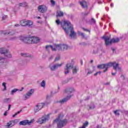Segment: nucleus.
I'll return each mask as SVG.
<instances>
[{
	"label": "nucleus",
	"mask_w": 128,
	"mask_h": 128,
	"mask_svg": "<svg viewBox=\"0 0 128 128\" xmlns=\"http://www.w3.org/2000/svg\"><path fill=\"white\" fill-rule=\"evenodd\" d=\"M61 26L66 34H69V32H70V37L71 38H76V33L74 30V26L72 25L70 21L64 20L63 23L61 22Z\"/></svg>",
	"instance_id": "nucleus-1"
},
{
	"label": "nucleus",
	"mask_w": 128,
	"mask_h": 128,
	"mask_svg": "<svg viewBox=\"0 0 128 128\" xmlns=\"http://www.w3.org/2000/svg\"><path fill=\"white\" fill-rule=\"evenodd\" d=\"M74 60H72L70 62H68L66 64V68H64V74H67L70 72V70L71 68L72 69V73L75 74H77L79 70L78 68L75 66H74Z\"/></svg>",
	"instance_id": "nucleus-2"
},
{
	"label": "nucleus",
	"mask_w": 128,
	"mask_h": 128,
	"mask_svg": "<svg viewBox=\"0 0 128 128\" xmlns=\"http://www.w3.org/2000/svg\"><path fill=\"white\" fill-rule=\"evenodd\" d=\"M119 64H116V62H108V64H98V68H104V72H106L107 70H108V68H110V66H113V68L114 70H121L120 68H119L118 66Z\"/></svg>",
	"instance_id": "nucleus-3"
},
{
	"label": "nucleus",
	"mask_w": 128,
	"mask_h": 128,
	"mask_svg": "<svg viewBox=\"0 0 128 128\" xmlns=\"http://www.w3.org/2000/svg\"><path fill=\"white\" fill-rule=\"evenodd\" d=\"M54 123L56 122V123L57 124V126L58 128H62V127H64V126L65 125H66V124H67L68 121L67 119L62 120L61 115H59L58 118H56V119H55V120H54Z\"/></svg>",
	"instance_id": "nucleus-4"
},
{
	"label": "nucleus",
	"mask_w": 128,
	"mask_h": 128,
	"mask_svg": "<svg viewBox=\"0 0 128 128\" xmlns=\"http://www.w3.org/2000/svg\"><path fill=\"white\" fill-rule=\"evenodd\" d=\"M102 38L104 39L105 44L106 46L110 45L112 43H118V42H120V40L119 38H113L110 40V38L108 37V36H104Z\"/></svg>",
	"instance_id": "nucleus-5"
},
{
	"label": "nucleus",
	"mask_w": 128,
	"mask_h": 128,
	"mask_svg": "<svg viewBox=\"0 0 128 128\" xmlns=\"http://www.w3.org/2000/svg\"><path fill=\"white\" fill-rule=\"evenodd\" d=\"M20 40H22V42H24L26 44H32V33L31 32L30 34V32H28V35L26 37L21 36Z\"/></svg>",
	"instance_id": "nucleus-6"
},
{
	"label": "nucleus",
	"mask_w": 128,
	"mask_h": 128,
	"mask_svg": "<svg viewBox=\"0 0 128 128\" xmlns=\"http://www.w3.org/2000/svg\"><path fill=\"white\" fill-rule=\"evenodd\" d=\"M50 118V114H47L46 115H44L40 118L38 119V122L40 124H43L48 121Z\"/></svg>",
	"instance_id": "nucleus-7"
},
{
	"label": "nucleus",
	"mask_w": 128,
	"mask_h": 128,
	"mask_svg": "<svg viewBox=\"0 0 128 128\" xmlns=\"http://www.w3.org/2000/svg\"><path fill=\"white\" fill-rule=\"evenodd\" d=\"M0 54H4L7 58H12V54L8 50L4 48H0Z\"/></svg>",
	"instance_id": "nucleus-8"
},
{
	"label": "nucleus",
	"mask_w": 128,
	"mask_h": 128,
	"mask_svg": "<svg viewBox=\"0 0 128 128\" xmlns=\"http://www.w3.org/2000/svg\"><path fill=\"white\" fill-rule=\"evenodd\" d=\"M46 103H38L34 107V112H38L39 110L42 109V108L44 106Z\"/></svg>",
	"instance_id": "nucleus-9"
},
{
	"label": "nucleus",
	"mask_w": 128,
	"mask_h": 128,
	"mask_svg": "<svg viewBox=\"0 0 128 128\" xmlns=\"http://www.w3.org/2000/svg\"><path fill=\"white\" fill-rule=\"evenodd\" d=\"M62 64H50L49 66V68L50 70H56L58 68L62 66Z\"/></svg>",
	"instance_id": "nucleus-10"
},
{
	"label": "nucleus",
	"mask_w": 128,
	"mask_h": 128,
	"mask_svg": "<svg viewBox=\"0 0 128 128\" xmlns=\"http://www.w3.org/2000/svg\"><path fill=\"white\" fill-rule=\"evenodd\" d=\"M18 120L16 119L14 120L9 122L8 123L6 124V128H12V126H14L16 124H18Z\"/></svg>",
	"instance_id": "nucleus-11"
},
{
	"label": "nucleus",
	"mask_w": 128,
	"mask_h": 128,
	"mask_svg": "<svg viewBox=\"0 0 128 128\" xmlns=\"http://www.w3.org/2000/svg\"><path fill=\"white\" fill-rule=\"evenodd\" d=\"M68 45H66V44L56 45V48L59 50H68Z\"/></svg>",
	"instance_id": "nucleus-12"
},
{
	"label": "nucleus",
	"mask_w": 128,
	"mask_h": 128,
	"mask_svg": "<svg viewBox=\"0 0 128 128\" xmlns=\"http://www.w3.org/2000/svg\"><path fill=\"white\" fill-rule=\"evenodd\" d=\"M32 89H30L29 92H27V93L23 96V98L24 100H28L32 96Z\"/></svg>",
	"instance_id": "nucleus-13"
},
{
	"label": "nucleus",
	"mask_w": 128,
	"mask_h": 128,
	"mask_svg": "<svg viewBox=\"0 0 128 128\" xmlns=\"http://www.w3.org/2000/svg\"><path fill=\"white\" fill-rule=\"evenodd\" d=\"M32 122V120H24L19 122L20 126H30Z\"/></svg>",
	"instance_id": "nucleus-14"
},
{
	"label": "nucleus",
	"mask_w": 128,
	"mask_h": 128,
	"mask_svg": "<svg viewBox=\"0 0 128 128\" xmlns=\"http://www.w3.org/2000/svg\"><path fill=\"white\" fill-rule=\"evenodd\" d=\"M38 10L42 13H44L45 12H46L48 8L46 5H40L38 7Z\"/></svg>",
	"instance_id": "nucleus-15"
},
{
	"label": "nucleus",
	"mask_w": 128,
	"mask_h": 128,
	"mask_svg": "<svg viewBox=\"0 0 128 128\" xmlns=\"http://www.w3.org/2000/svg\"><path fill=\"white\" fill-rule=\"evenodd\" d=\"M80 4L82 8H88V4L86 1H80Z\"/></svg>",
	"instance_id": "nucleus-16"
},
{
	"label": "nucleus",
	"mask_w": 128,
	"mask_h": 128,
	"mask_svg": "<svg viewBox=\"0 0 128 128\" xmlns=\"http://www.w3.org/2000/svg\"><path fill=\"white\" fill-rule=\"evenodd\" d=\"M75 91L74 88H68L67 90H66L65 92H66V94H72V92H74Z\"/></svg>",
	"instance_id": "nucleus-17"
},
{
	"label": "nucleus",
	"mask_w": 128,
	"mask_h": 128,
	"mask_svg": "<svg viewBox=\"0 0 128 128\" xmlns=\"http://www.w3.org/2000/svg\"><path fill=\"white\" fill-rule=\"evenodd\" d=\"M71 96H67L65 98H63V100H62L60 102H61V104H64V102H68V100H70V98Z\"/></svg>",
	"instance_id": "nucleus-18"
},
{
	"label": "nucleus",
	"mask_w": 128,
	"mask_h": 128,
	"mask_svg": "<svg viewBox=\"0 0 128 128\" xmlns=\"http://www.w3.org/2000/svg\"><path fill=\"white\" fill-rule=\"evenodd\" d=\"M27 20H24L20 21V26H26V22Z\"/></svg>",
	"instance_id": "nucleus-19"
},
{
	"label": "nucleus",
	"mask_w": 128,
	"mask_h": 128,
	"mask_svg": "<svg viewBox=\"0 0 128 128\" xmlns=\"http://www.w3.org/2000/svg\"><path fill=\"white\" fill-rule=\"evenodd\" d=\"M64 16V12L62 11L58 10L56 12V17H62Z\"/></svg>",
	"instance_id": "nucleus-20"
},
{
	"label": "nucleus",
	"mask_w": 128,
	"mask_h": 128,
	"mask_svg": "<svg viewBox=\"0 0 128 128\" xmlns=\"http://www.w3.org/2000/svg\"><path fill=\"white\" fill-rule=\"evenodd\" d=\"M46 48L48 50H50V48H51L52 50H56V48H54L53 46H52L51 45H47L46 46Z\"/></svg>",
	"instance_id": "nucleus-21"
},
{
	"label": "nucleus",
	"mask_w": 128,
	"mask_h": 128,
	"mask_svg": "<svg viewBox=\"0 0 128 128\" xmlns=\"http://www.w3.org/2000/svg\"><path fill=\"white\" fill-rule=\"evenodd\" d=\"M40 42V39L38 37H35L33 36V43L36 44Z\"/></svg>",
	"instance_id": "nucleus-22"
},
{
	"label": "nucleus",
	"mask_w": 128,
	"mask_h": 128,
	"mask_svg": "<svg viewBox=\"0 0 128 128\" xmlns=\"http://www.w3.org/2000/svg\"><path fill=\"white\" fill-rule=\"evenodd\" d=\"M21 56L24 57L26 56L27 58H31L32 56V54L28 53H21Z\"/></svg>",
	"instance_id": "nucleus-23"
},
{
	"label": "nucleus",
	"mask_w": 128,
	"mask_h": 128,
	"mask_svg": "<svg viewBox=\"0 0 128 128\" xmlns=\"http://www.w3.org/2000/svg\"><path fill=\"white\" fill-rule=\"evenodd\" d=\"M26 26H28L29 28L32 26V20H26Z\"/></svg>",
	"instance_id": "nucleus-24"
},
{
	"label": "nucleus",
	"mask_w": 128,
	"mask_h": 128,
	"mask_svg": "<svg viewBox=\"0 0 128 128\" xmlns=\"http://www.w3.org/2000/svg\"><path fill=\"white\" fill-rule=\"evenodd\" d=\"M46 80H42V82H40V86L44 88H46Z\"/></svg>",
	"instance_id": "nucleus-25"
},
{
	"label": "nucleus",
	"mask_w": 128,
	"mask_h": 128,
	"mask_svg": "<svg viewBox=\"0 0 128 128\" xmlns=\"http://www.w3.org/2000/svg\"><path fill=\"white\" fill-rule=\"evenodd\" d=\"M2 34H10V36H12L14 34L12 32H8V30L3 31Z\"/></svg>",
	"instance_id": "nucleus-26"
},
{
	"label": "nucleus",
	"mask_w": 128,
	"mask_h": 128,
	"mask_svg": "<svg viewBox=\"0 0 128 128\" xmlns=\"http://www.w3.org/2000/svg\"><path fill=\"white\" fill-rule=\"evenodd\" d=\"M16 92H18V89L14 88V89L12 90L10 94H12V96H14V94H16Z\"/></svg>",
	"instance_id": "nucleus-27"
},
{
	"label": "nucleus",
	"mask_w": 128,
	"mask_h": 128,
	"mask_svg": "<svg viewBox=\"0 0 128 128\" xmlns=\"http://www.w3.org/2000/svg\"><path fill=\"white\" fill-rule=\"evenodd\" d=\"M20 6H28V3L26 2H23L19 4Z\"/></svg>",
	"instance_id": "nucleus-28"
},
{
	"label": "nucleus",
	"mask_w": 128,
	"mask_h": 128,
	"mask_svg": "<svg viewBox=\"0 0 128 128\" xmlns=\"http://www.w3.org/2000/svg\"><path fill=\"white\" fill-rule=\"evenodd\" d=\"M4 102H5V104H8L9 102H10V98H6L4 100Z\"/></svg>",
	"instance_id": "nucleus-29"
},
{
	"label": "nucleus",
	"mask_w": 128,
	"mask_h": 128,
	"mask_svg": "<svg viewBox=\"0 0 128 128\" xmlns=\"http://www.w3.org/2000/svg\"><path fill=\"white\" fill-rule=\"evenodd\" d=\"M78 34L80 36H81L83 38H84L85 36H84V33H82V32H81L80 31H78Z\"/></svg>",
	"instance_id": "nucleus-30"
},
{
	"label": "nucleus",
	"mask_w": 128,
	"mask_h": 128,
	"mask_svg": "<svg viewBox=\"0 0 128 128\" xmlns=\"http://www.w3.org/2000/svg\"><path fill=\"white\" fill-rule=\"evenodd\" d=\"M21 112H22V110L20 111H18L17 112H16L12 116V117L14 118V117L16 116H18V114H20Z\"/></svg>",
	"instance_id": "nucleus-31"
},
{
	"label": "nucleus",
	"mask_w": 128,
	"mask_h": 128,
	"mask_svg": "<svg viewBox=\"0 0 128 128\" xmlns=\"http://www.w3.org/2000/svg\"><path fill=\"white\" fill-rule=\"evenodd\" d=\"M6 59L2 56L0 57V62H4Z\"/></svg>",
	"instance_id": "nucleus-32"
},
{
	"label": "nucleus",
	"mask_w": 128,
	"mask_h": 128,
	"mask_svg": "<svg viewBox=\"0 0 128 128\" xmlns=\"http://www.w3.org/2000/svg\"><path fill=\"white\" fill-rule=\"evenodd\" d=\"M6 82H3L2 84V86L4 88V90H6Z\"/></svg>",
	"instance_id": "nucleus-33"
},
{
	"label": "nucleus",
	"mask_w": 128,
	"mask_h": 128,
	"mask_svg": "<svg viewBox=\"0 0 128 128\" xmlns=\"http://www.w3.org/2000/svg\"><path fill=\"white\" fill-rule=\"evenodd\" d=\"M88 125V121H86L84 123V127H86Z\"/></svg>",
	"instance_id": "nucleus-34"
},
{
	"label": "nucleus",
	"mask_w": 128,
	"mask_h": 128,
	"mask_svg": "<svg viewBox=\"0 0 128 128\" xmlns=\"http://www.w3.org/2000/svg\"><path fill=\"white\" fill-rule=\"evenodd\" d=\"M56 22L57 25H59L61 23L60 19H58L57 20H56Z\"/></svg>",
	"instance_id": "nucleus-35"
},
{
	"label": "nucleus",
	"mask_w": 128,
	"mask_h": 128,
	"mask_svg": "<svg viewBox=\"0 0 128 128\" xmlns=\"http://www.w3.org/2000/svg\"><path fill=\"white\" fill-rule=\"evenodd\" d=\"M93 72V70H88V72H87V74H90Z\"/></svg>",
	"instance_id": "nucleus-36"
},
{
	"label": "nucleus",
	"mask_w": 128,
	"mask_h": 128,
	"mask_svg": "<svg viewBox=\"0 0 128 128\" xmlns=\"http://www.w3.org/2000/svg\"><path fill=\"white\" fill-rule=\"evenodd\" d=\"M95 108V106L94 105V104H92V106H90L89 108L90 109H94Z\"/></svg>",
	"instance_id": "nucleus-37"
},
{
	"label": "nucleus",
	"mask_w": 128,
	"mask_h": 128,
	"mask_svg": "<svg viewBox=\"0 0 128 128\" xmlns=\"http://www.w3.org/2000/svg\"><path fill=\"white\" fill-rule=\"evenodd\" d=\"M6 18H8V16L6 15H4L2 17V20H6Z\"/></svg>",
	"instance_id": "nucleus-38"
},
{
	"label": "nucleus",
	"mask_w": 128,
	"mask_h": 128,
	"mask_svg": "<svg viewBox=\"0 0 128 128\" xmlns=\"http://www.w3.org/2000/svg\"><path fill=\"white\" fill-rule=\"evenodd\" d=\"M114 113H115V114L116 115H120V113H119L118 110H116L114 111Z\"/></svg>",
	"instance_id": "nucleus-39"
},
{
	"label": "nucleus",
	"mask_w": 128,
	"mask_h": 128,
	"mask_svg": "<svg viewBox=\"0 0 128 128\" xmlns=\"http://www.w3.org/2000/svg\"><path fill=\"white\" fill-rule=\"evenodd\" d=\"M91 22L92 23H96V21L94 18H92L91 19Z\"/></svg>",
	"instance_id": "nucleus-40"
},
{
	"label": "nucleus",
	"mask_w": 128,
	"mask_h": 128,
	"mask_svg": "<svg viewBox=\"0 0 128 128\" xmlns=\"http://www.w3.org/2000/svg\"><path fill=\"white\" fill-rule=\"evenodd\" d=\"M102 74V72H96L94 74V76H97L98 74Z\"/></svg>",
	"instance_id": "nucleus-41"
},
{
	"label": "nucleus",
	"mask_w": 128,
	"mask_h": 128,
	"mask_svg": "<svg viewBox=\"0 0 128 128\" xmlns=\"http://www.w3.org/2000/svg\"><path fill=\"white\" fill-rule=\"evenodd\" d=\"M50 2L52 5L53 6L55 5V1L54 0H51Z\"/></svg>",
	"instance_id": "nucleus-42"
},
{
	"label": "nucleus",
	"mask_w": 128,
	"mask_h": 128,
	"mask_svg": "<svg viewBox=\"0 0 128 128\" xmlns=\"http://www.w3.org/2000/svg\"><path fill=\"white\" fill-rule=\"evenodd\" d=\"M60 59V56H56L54 60H58Z\"/></svg>",
	"instance_id": "nucleus-43"
},
{
	"label": "nucleus",
	"mask_w": 128,
	"mask_h": 128,
	"mask_svg": "<svg viewBox=\"0 0 128 128\" xmlns=\"http://www.w3.org/2000/svg\"><path fill=\"white\" fill-rule=\"evenodd\" d=\"M4 116H8V111H6V112H4Z\"/></svg>",
	"instance_id": "nucleus-44"
},
{
	"label": "nucleus",
	"mask_w": 128,
	"mask_h": 128,
	"mask_svg": "<svg viewBox=\"0 0 128 128\" xmlns=\"http://www.w3.org/2000/svg\"><path fill=\"white\" fill-rule=\"evenodd\" d=\"M24 90V87H22L20 90H18V92H22V90Z\"/></svg>",
	"instance_id": "nucleus-45"
},
{
	"label": "nucleus",
	"mask_w": 128,
	"mask_h": 128,
	"mask_svg": "<svg viewBox=\"0 0 128 128\" xmlns=\"http://www.w3.org/2000/svg\"><path fill=\"white\" fill-rule=\"evenodd\" d=\"M20 24H16L14 25V26H16V28H18V26H20Z\"/></svg>",
	"instance_id": "nucleus-46"
},
{
	"label": "nucleus",
	"mask_w": 128,
	"mask_h": 128,
	"mask_svg": "<svg viewBox=\"0 0 128 128\" xmlns=\"http://www.w3.org/2000/svg\"><path fill=\"white\" fill-rule=\"evenodd\" d=\"M12 106V105H10V104H9L8 105V110H10V107Z\"/></svg>",
	"instance_id": "nucleus-47"
},
{
	"label": "nucleus",
	"mask_w": 128,
	"mask_h": 128,
	"mask_svg": "<svg viewBox=\"0 0 128 128\" xmlns=\"http://www.w3.org/2000/svg\"><path fill=\"white\" fill-rule=\"evenodd\" d=\"M116 72H112V76H115L116 74Z\"/></svg>",
	"instance_id": "nucleus-48"
},
{
	"label": "nucleus",
	"mask_w": 128,
	"mask_h": 128,
	"mask_svg": "<svg viewBox=\"0 0 128 128\" xmlns=\"http://www.w3.org/2000/svg\"><path fill=\"white\" fill-rule=\"evenodd\" d=\"M79 128H86V127H84V124H83V126H82V127H80Z\"/></svg>",
	"instance_id": "nucleus-49"
},
{
	"label": "nucleus",
	"mask_w": 128,
	"mask_h": 128,
	"mask_svg": "<svg viewBox=\"0 0 128 128\" xmlns=\"http://www.w3.org/2000/svg\"><path fill=\"white\" fill-rule=\"evenodd\" d=\"M110 6H111V7H113L114 6V3H111Z\"/></svg>",
	"instance_id": "nucleus-50"
},
{
	"label": "nucleus",
	"mask_w": 128,
	"mask_h": 128,
	"mask_svg": "<svg viewBox=\"0 0 128 128\" xmlns=\"http://www.w3.org/2000/svg\"><path fill=\"white\" fill-rule=\"evenodd\" d=\"M83 30L85 31H89V30H88L87 29H84V28H83Z\"/></svg>",
	"instance_id": "nucleus-51"
},
{
	"label": "nucleus",
	"mask_w": 128,
	"mask_h": 128,
	"mask_svg": "<svg viewBox=\"0 0 128 128\" xmlns=\"http://www.w3.org/2000/svg\"><path fill=\"white\" fill-rule=\"evenodd\" d=\"M105 84L108 85V84H110V82H106Z\"/></svg>",
	"instance_id": "nucleus-52"
},
{
	"label": "nucleus",
	"mask_w": 128,
	"mask_h": 128,
	"mask_svg": "<svg viewBox=\"0 0 128 128\" xmlns=\"http://www.w3.org/2000/svg\"><path fill=\"white\" fill-rule=\"evenodd\" d=\"M16 40V38H12L11 39L12 40Z\"/></svg>",
	"instance_id": "nucleus-53"
},
{
	"label": "nucleus",
	"mask_w": 128,
	"mask_h": 128,
	"mask_svg": "<svg viewBox=\"0 0 128 128\" xmlns=\"http://www.w3.org/2000/svg\"><path fill=\"white\" fill-rule=\"evenodd\" d=\"M94 62L93 60H91L90 62Z\"/></svg>",
	"instance_id": "nucleus-54"
},
{
	"label": "nucleus",
	"mask_w": 128,
	"mask_h": 128,
	"mask_svg": "<svg viewBox=\"0 0 128 128\" xmlns=\"http://www.w3.org/2000/svg\"><path fill=\"white\" fill-rule=\"evenodd\" d=\"M97 128H100V126H99V125H98V126H97Z\"/></svg>",
	"instance_id": "nucleus-55"
},
{
	"label": "nucleus",
	"mask_w": 128,
	"mask_h": 128,
	"mask_svg": "<svg viewBox=\"0 0 128 128\" xmlns=\"http://www.w3.org/2000/svg\"><path fill=\"white\" fill-rule=\"evenodd\" d=\"M40 16H38V18L40 19Z\"/></svg>",
	"instance_id": "nucleus-56"
},
{
	"label": "nucleus",
	"mask_w": 128,
	"mask_h": 128,
	"mask_svg": "<svg viewBox=\"0 0 128 128\" xmlns=\"http://www.w3.org/2000/svg\"><path fill=\"white\" fill-rule=\"evenodd\" d=\"M54 56H50V58H53Z\"/></svg>",
	"instance_id": "nucleus-57"
},
{
	"label": "nucleus",
	"mask_w": 128,
	"mask_h": 128,
	"mask_svg": "<svg viewBox=\"0 0 128 128\" xmlns=\"http://www.w3.org/2000/svg\"><path fill=\"white\" fill-rule=\"evenodd\" d=\"M38 23H42V22H40V21H38Z\"/></svg>",
	"instance_id": "nucleus-58"
},
{
	"label": "nucleus",
	"mask_w": 128,
	"mask_h": 128,
	"mask_svg": "<svg viewBox=\"0 0 128 128\" xmlns=\"http://www.w3.org/2000/svg\"><path fill=\"white\" fill-rule=\"evenodd\" d=\"M112 50L113 52H114L115 49H112Z\"/></svg>",
	"instance_id": "nucleus-59"
},
{
	"label": "nucleus",
	"mask_w": 128,
	"mask_h": 128,
	"mask_svg": "<svg viewBox=\"0 0 128 128\" xmlns=\"http://www.w3.org/2000/svg\"><path fill=\"white\" fill-rule=\"evenodd\" d=\"M126 113L128 114V111H126Z\"/></svg>",
	"instance_id": "nucleus-60"
},
{
	"label": "nucleus",
	"mask_w": 128,
	"mask_h": 128,
	"mask_svg": "<svg viewBox=\"0 0 128 128\" xmlns=\"http://www.w3.org/2000/svg\"><path fill=\"white\" fill-rule=\"evenodd\" d=\"M2 74V72L0 71V75Z\"/></svg>",
	"instance_id": "nucleus-61"
},
{
	"label": "nucleus",
	"mask_w": 128,
	"mask_h": 128,
	"mask_svg": "<svg viewBox=\"0 0 128 128\" xmlns=\"http://www.w3.org/2000/svg\"><path fill=\"white\" fill-rule=\"evenodd\" d=\"M48 98V96H47L46 98Z\"/></svg>",
	"instance_id": "nucleus-62"
},
{
	"label": "nucleus",
	"mask_w": 128,
	"mask_h": 128,
	"mask_svg": "<svg viewBox=\"0 0 128 128\" xmlns=\"http://www.w3.org/2000/svg\"><path fill=\"white\" fill-rule=\"evenodd\" d=\"M34 119H33V122H34Z\"/></svg>",
	"instance_id": "nucleus-63"
},
{
	"label": "nucleus",
	"mask_w": 128,
	"mask_h": 128,
	"mask_svg": "<svg viewBox=\"0 0 128 128\" xmlns=\"http://www.w3.org/2000/svg\"><path fill=\"white\" fill-rule=\"evenodd\" d=\"M104 16H106L105 15H104Z\"/></svg>",
	"instance_id": "nucleus-64"
}]
</instances>
